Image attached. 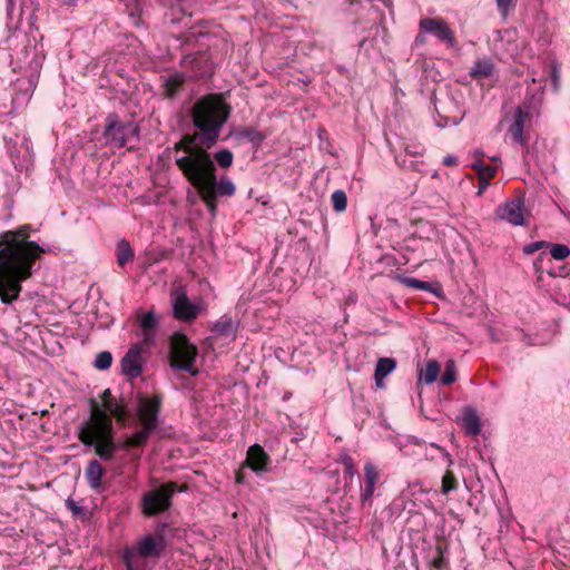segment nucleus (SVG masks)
Instances as JSON below:
<instances>
[{"mask_svg": "<svg viewBox=\"0 0 570 570\" xmlns=\"http://www.w3.org/2000/svg\"><path fill=\"white\" fill-rule=\"evenodd\" d=\"M30 232L26 224L0 234V299L6 305L19 298L22 282L32 276L35 264L47 252L30 240Z\"/></svg>", "mask_w": 570, "mask_h": 570, "instance_id": "1", "label": "nucleus"}, {"mask_svg": "<svg viewBox=\"0 0 570 570\" xmlns=\"http://www.w3.org/2000/svg\"><path fill=\"white\" fill-rule=\"evenodd\" d=\"M230 112L232 106L223 94H207L200 97L190 109L191 124L196 131L184 134L174 144L175 158L193 157L198 150L209 153L208 150L218 142Z\"/></svg>", "mask_w": 570, "mask_h": 570, "instance_id": "2", "label": "nucleus"}, {"mask_svg": "<svg viewBox=\"0 0 570 570\" xmlns=\"http://www.w3.org/2000/svg\"><path fill=\"white\" fill-rule=\"evenodd\" d=\"M89 419L82 422L78 428V440L87 448H94L95 454L105 462L119 460L125 461V455L117 456V452L122 450V441H117L116 431L112 424V417L120 425H125L129 411L127 403L121 397L106 402L105 409L95 400L90 399Z\"/></svg>", "mask_w": 570, "mask_h": 570, "instance_id": "3", "label": "nucleus"}, {"mask_svg": "<svg viewBox=\"0 0 570 570\" xmlns=\"http://www.w3.org/2000/svg\"><path fill=\"white\" fill-rule=\"evenodd\" d=\"M175 165L194 188H206L216 197H230L236 193L235 184L227 176L217 179L210 153L198 150L193 157L175 158Z\"/></svg>", "mask_w": 570, "mask_h": 570, "instance_id": "4", "label": "nucleus"}, {"mask_svg": "<svg viewBox=\"0 0 570 570\" xmlns=\"http://www.w3.org/2000/svg\"><path fill=\"white\" fill-rule=\"evenodd\" d=\"M161 404V394H154L151 397L142 394L138 396V417L141 428L131 435L122 436V450L127 452L129 461L135 464H138L141 458V451L136 449H144L151 434L158 430Z\"/></svg>", "mask_w": 570, "mask_h": 570, "instance_id": "5", "label": "nucleus"}, {"mask_svg": "<svg viewBox=\"0 0 570 570\" xmlns=\"http://www.w3.org/2000/svg\"><path fill=\"white\" fill-rule=\"evenodd\" d=\"M198 350L181 332H174L169 337V363L171 368L183 371L191 376L198 374L195 366Z\"/></svg>", "mask_w": 570, "mask_h": 570, "instance_id": "6", "label": "nucleus"}, {"mask_svg": "<svg viewBox=\"0 0 570 570\" xmlns=\"http://www.w3.org/2000/svg\"><path fill=\"white\" fill-rule=\"evenodd\" d=\"M102 137L106 146L122 148L131 139L136 142L140 140V127L135 121L124 122L118 114L110 112L105 120Z\"/></svg>", "mask_w": 570, "mask_h": 570, "instance_id": "7", "label": "nucleus"}, {"mask_svg": "<svg viewBox=\"0 0 570 570\" xmlns=\"http://www.w3.org/2000/svg\"><path fill=\"white\" fill-rule=\"evenodd\" d=\"M176 491L177 483L170 481L145 492L140 500L142 514L155 517L168 511Z\"/></svg>", "mask_w": 570, "mask_h": 570, "instance_id": "8", "label": "nucleus"}, {"mask_svg": "<svg viewBox=\"0 0 570 570\" xmlns=\"http://www.w3.org/2000/svg\"><path fill=\"white\" fill-rule=\"evenodd\" d=\"M165 550L163 546L146 534L136 542L135 547L124 550L122 562L127 570H141L140 566L137 563L138 558L158 559Z\"/></svg>", "mask_w": 570, "mask_h": 570, "instance_id": "9", "label": "nucleus"}, {"mask_svg": "<svg viewBox=\"0 0 570 570\" xmlns=\"http://www.w3.org/2000/svg\"><path fill=\"white\" fill-rule=\"evenodd\" d=\"M531 101H524L522 106L514 109L512 122L508 128V134L512 144L528 147V137L524 135L525 120L531 117Z\"/></svg>", "mask_w": 570, "mask_h": 570, "instance_id": "10", "label": "nucleus"}, {"mask_svg": "<svg viewBox=\"0 0 570 570\" xmlns=\"http://www.w3.org/2000/svg\"><path fill=\"white\" fill-rule=\"evenodd\" d=\"M419 28L420 31L433 35L451 48L456 43L453 31L442 18H423L420 20Z\"/></svg>", "mask_w": 570, "mask_h": 570, "instance_id": "11", "label": "nucleus"}, {"mask_svg": "<svg viewBox=\"0 0 570 570\" xmlns=\"http://www.w3.org/2000/svg\"><path fill=\"white\" fill-rule=\"evenodd\" d=\"M191 14L187 12V8L180 1L177 4L169 6L168 9L164 13V22L170 26L181 24L183 27L188 29L186 39L196 36L193 31L194 27L190 24Z\"/></svg>", "mask_w": 570, "mask_h": 570, "instance_id": "12", "label": "nucleus"}, {"mask_svg": "<svg viewBox=\"0 0 570 570\" xmlns=\"http://www.w3.org/2000/svg\"><path fill=\"white\" fill-rule=\"evenodd\" d=\"M523 208L524 198L519 197L500 205L495 213L500 219L507 220L514 226H522L524 224Z\"/></svg>", "mask_w": 570, "mask_h": 570, "instance_id": "13", "label": "nucleus"}, {"mask_svg": "<svg viewBox=\"0 0 570 570\" xmlns=\"http://www.w3.org/2000/svg\"><path fill=\"white\" fill-rule=\"evenodd\" d=\"M174 316L177 320L190 322L198 317L200 306L191 303L185 292L179 293L173 302Z\"/></svg>", "mask_w": 570, "mask_h": 570, "instance_id": "14", "label": "nucleus"}, {"mask_svg": "<svg viewBox=\"0 0 570 570\" xmlns=\"http://www.w3.org/2000/svg\"><path fill=\"white\" fill-rule=\"evenodd\" d=\"M121 372L129 379H137L142 373V360L140 350L136 347L129 348V351L121 358Z\"/></svg>", "mask_w": 570, "mask_h": 570, "instance_id": "15", "label": "nucleus"}, {"mask_svg": "<svg viewBox=\"0 0 570 570\" xmlns=\"http://www.w3.org/2000/svg\"><path fill=\"white\" fill-rule=\"evenodd\" d=\"M269 463L271 459L263 446L259 444L249 446L246 458V464L248 468H250L256 473H261L267 471Z\"/></svg>", "mask_w": 570, "mask_h": 570, "instance_id": "16", "label": "nucleus"}, {"mask_svg": "<svg viewBox=\"0 0 570 570\" xmlns=\"http://www.w3.org/2000/svg\"><path fill=\"white\" fill-rule=\"evenodd\" d=\"M364 478H365V487L362 490L361 497H360L362 504H365L366 502H371L373 494H374L375 484L379 481V471L373 463H371V462L365 463Z\"/></svg>", "mask_w": 570, "mask_h": 570, "instance_id": "17", "label": "nucleus"}, {"mask_svg": "<svg viewBox=\"0 0 570 570\" xmlns=\"http://www.w3.org/2000/svg\"><path fill=\"white\" fill-rule=\"evenodd\" d=\"M105 473L106 471L98 460H90L85 469V478L88 485L94 490L100 489Z\"/></svg>", "mask_w": 570, "mask_h": 570, "instance_id": "18", "label": "nucleus"}, {"mask_svg": "<svg viewBox=\"0 0 570 570\" xmlns=\"http://www.w3.org/2000/svg\"><path fill=\"white\" fill-rule=\"evenodd\" d=\"M461 426L468 435L474 436L481 433L482 423L475 409L470 406L464 409Z\"/></svg>", "mask_w": 570, "mask_h": 570, "instance_id": "19", "label": "nucleus"}, {"mask_svg": "<svg viewBox=\"0 0 570 570\" xmlns=\"http://www.w3.org/2000/svg\"><path fill=\"white\" fill-rule=\"evenodd\" d=\"M157 325L158 317L154 312L149 311L141 315L139 321V327L142 331V342L145 344L154 343Z\"/></svg>", "mask_w": 570, "mask_h": 570, "instance_id": "20", "label": "nucleus"}, {"mask_svg": "<svg viewBox=\"0 0 570 570\" xmlns=\"http://www.w3.org/2000/svg\"><path fill=\"white\" fill-rule=\"evenodd\" d=\"M185 79H186L185 75L181 72H175V73L169 75L164 80V85H163L165 97L174 98L183 88V86L185 83Z\"/></svg>", "mask_w": 570, "mask_h": 570, "instance_id": "21", "label": "nucleus"}, {"mask_svg": "<svg viewBox=\"0 0 570 570\" xmlns=\"http://www.w3.org/2000/svg\"><path fill=\"white\" fill-rule=\"evenodd\" d=\"M116 259L120 267H125L128 263H131L135 258V252L130 243L122 238L116 244Z\"/></svg>", "mask_w": 570, "mask_h": 570, "instance_id": "22", "label": "nucleus"}, {"mask_svg": "<svg viewBox=\"0 0 570 570\" xmlns=\"http://www.w3.org/2000/svg\"><path fill=\"white\" fill-rule=\"evenodd\" d=\"M396 366V362L394 358L390 357H382L377 361L375 372H374V379L376 382L377 387H382L383 384L381 383L384 377H386Z\"/></svg>", "mask_w": 570, "mask_h": 570, "instance_id": "23", "label": "nucleus"}, {"mask_svg": "<svg viewBox=\"0 0 570 570\" xmlns=\"http://www.w3.org/2000/svg\"><path fill=\"white\" fill-rule=\"evenodd\" d=\"M237 138H243L252 142L256 148L261 147L266 139V135L258 131L254 127H239L235 132Z\"/></svg>", "mask_w": 570, "mask_h": 570, "instance_id": "24", "label": "nucleus"}, {"mask_svg": "<svg viewBox=\"0 0 570 570\" xmlns=\"http://www.w3.org/2000/svg\"><path fill=\"white\" fill-rule=\"evenodd\" d=\"M237 326L233 318L228 315H223L213 326L212 331L220 336L235 335Z\"/></svg>", "mask_w": 570, "mask_h": 570, "instance_id": "25", "label": "nucleus"}, {"mask_svg": "<svg viewBox=\"0 0 570 570\" xmlns=\"http://www.w3.org/2000/svg\"><path fill=\"white\" fill-rule=\"evenodd\" d=\"M493 67V63L488 59L478 60L471 68L470 76L475 79L487 78L492 75Z\"/></svg>", "mask_w": 570, "mask_h": 570, "instance_id": "26", "label": "nucleus"}, {"mask_svg": "<svg viewBox=\"0 0 570 570\" xmlns=\"http://www.w3.org/2000/svg\"><path fill=\"white\" fill-rule=\"evenodd\" d=\"M397 279L401 284L419 289V291H425V292H433V285L429 282H424L414 277H407V276H397Z\"/></svg>", "mask_w": 570, "mask_h": 570, "instance_id": "27", "label": "nucleus"}, {"mask_svg": "<svg viewBox=\"0 0 570 570\" xmlns=\"http://www.w3.org/2000/svg\"><path fill=\"white\" fill-rule=\"evenodd\" d=\"M171 531L170 525L167 522H160L156 525L154 533L148 534L156 542H158L160 546H163L165 549L168 546L167 542V533Z\"/></svg>", "mask_w": 570, "mask_h": 570, "instance_id": "28", "label": "nucleus"}, {"mask_svg": "<svg viewBox=\"0 0 570 570\" xmlns=\"http://www.w3.org/2000/svg\"><path fill=\"white\" fill-rule=\"evenodd\" d=\"M214 164L218 165L222 168H229L233 165L234 155L229 149H220L212 156Z\"/></svg>", "mask_w": 570, "mask_h": 570, "instance_id": "29", "label": "nucleus"}, {"mask_svg": "<svg viewBox=\"0 0 570 570\" xmlns=\"http://www.w3.org/2000/svg\"><path fill=\"white\" fill-rule=\"evenodd\" d=\"M436 554L431 561V566L438 570H446L449 568V561L445 558L446 548L438 543L435 548Z\"/></svg>", "mask_w": 570, "mask_h": 570, "instance_id": "30", "label": "nucleus"}, {"mask_svg": "<svg viewBox=\"0 0 570 570\" xmlns=\"http://www.w3.org/2000/svg\"><path fill=\"white\" fill-rule=\"evenodd\" d=\"M439 373H440V364L435 360H430L426 363L424 374L421 379L424 381V383L431 384L434 381H436Z\"/></svg>", "mask_w": 570, "mask_h": 570, "instance_id": "31", "label": "nucleus"}, {"mask_svg": "<svg viewBox=\"0 0 570 570\" xmlns=\"http://www.w3.org/2000/svg\"><path fill=\"white\" fill-rule=\"evenodd\" d=\"M456 381V366L453 360L445 363L444 372L441 375V383L443 385H451Z\"/></svg>", "mask_w": 570, "mask_h": 570, "instance_id": "32", "label": "nucleus"}, {"mask_svg": "<svg viewBox=\"0 0 570 570\" xmlns=\"http://www.w3.org/2000/svg\"><path fill=\"white\" fill-rule=\"evenodd\" d=\"M458 480L451 470H446L442 478L441 493L449 494L451 491L456 490Z\"/></svg>", "mask_w": 570, "mask_h": 570, "instance_id": "33", "label": "nucleus"}, {"mask_svg": "<svg viewBox=\"0 0 570 570\" xmlns=\"http://www.w3.org/2000/svg\"><path fill=\"white\" fill-rule=\"evenodd\" d=\"M473 168L478 170L479 177L485 180H491L497 174V167L484 164L482 160L474 163Z\"/></svg>", "mask_w": 570, "mask_h": 570, "instance_id": "34", "label": "nucleus"}, {"mask_svg": "<svg viewBox=\"0 0 570 570\" xmlns=\"http://www.w3.org/2000/svg\"><path fill=\"white\" fill-rule=\"evenodd\" d=\"M195 189L199 193V195H200V197H202V199H203V202H204V204H205L206 208H207V209H208L213 215H215V214H216V210H217V198H218V197H216L214 194H212V193H210L208 189H206V188H205V189H202V188H195Z\"/></svg>", "mask_w": 570, "mask_h": 570, "instance_id": "35", "label": "nucleus"}, {"mask_svg": "<svg viewBox=\"0 0 570 570\" xmlns=\"http://www.w3.org/2000/svg\"><path fill=\"white\" fill-rule=\"evenodd\" d=\"M331 199H332L333 208L335 212L342 213L346 209L347 196L344 190H342V189L335 190L332 194Z\"/></svg>", "mask_w": 570, "mask_h": 570, "instance_id": "36", "label": "nucleus"}, {"mask_svg": "<svg viewBox=\"0 0 570 570\" xmlns=\"http://www.w3.org/2000/svg\"><path fill=\"white\" fill-rule=\"evenodd\" d=\"M111 364H112V355L110 352L102 351L96 355L94 366L97 370H100V371L108 370L111 366Z\"/></svg>", "mask_w": 570, "mask_h": 570, "instance_id": "37", "label": "nucleus"}, {"mask_svg": "<svg viewBox=\"0 0 570 570\" xmlns=\"http://www.w3.org/2000/svg\"><path fill=\"white\" fill-rule=\"evenodd\" d=\"M550 255L552 258H554L557 261H562L570 255V249L567 245L556 244L552 246V248L550 250Z\"/></svg>", "mask_w": 570, "mask_h": 570, "instance_id": "38", "label": "nucleus"}, {"mask_svg": "<svg viewBox=\"0 0 570 570\" xmlns=\"http://www.w3.org/2000/svg\"><path fill=\"white\" fill-rule=\"evenodd\" d=\"M515 3L517 0H497V8L499 13L505 18L509 13V10L513 8Z\"/></svg>", "mask_w": 570, "mask_h": 570, "instance_id": "39", "label": "nucleus"}, {"mask_svg": "<svg viewBox=\"0 0 570 570\" xmlns=\"http://www.w3.org/2000/svg\"><path fill=\"white\" fill-rule=\"evenodd\" d=\"M548 245L549 244L544 240H537L525 245L522 250L525 255H531L540 249L546 248Z\"/></svg>", "mask_w": 570, "mask_h": 570, "instance_id": "40", "label": "nucleus"}, {"mask_svg": "<svg viewBox=\"0 0 570 570\" xmlns=\"http://www.w3.org/2000/svg\"><path fill=\"white\" fill-rule=\"evenodd\" d=\"M341 463L344 465V471L350 476L355 474L354 461L348 454H344L341 456Z\"/></svg>", "mask_w": 570, "mask_h": 570, "instance_id": "41", "label": "nucleus"}, {"mask_svg": "<svg viewBox=\"0 0 570 570\" xmlns=\"http://www.w3.org/2000/svg\"><path fill=\"white\" fill-rule=\"evenodd\" d=\"M66 507L68 508V510L71 511L73 515H79L83 513V508L78 505V503L72 499L66 500Z\"/></svg>", "mask_w": 570, "mask_h": 570, "instance_id": "42", "label": "nucleus"}, {"mask_svg": "<svg viewBox=\"0 0 570 570\" xmlns=\"http://www.w3.org/2000/svg\"><path fill=\"white\" fill-rule=\"evenodd\" d=\"M550 77L553 82L554 89H558L559 86V68L557 62L551 63Z\"/></svg>", "mask_w": 570, "mask_h": 570, "instance_id": "43", "label": "nucleus"}, {"mask_svg": "<svg viewBox=\"0 0 570 570\" xmlns=\"http://www.w3.org/2000/svg\"><path fill=\"white\" fill-rule=\"evenodd\" d=\"M550 276L553 277H566L569 275V271L566 266H559L558 268H551L548 271Z\"/></svg>", "mask_w": 570, "mask_h": 570, "instance_id": "44", "label": "nucleus"}, {"mask_svg": "<svg viewBox=\"0 0 570 570\" xmlns=\"http://www.w3.org/2000/svg\"><path fill=\"white\" fill-rule=\"evenodd\" d=\"M544 259L549 261L550 258H549L548 254L543 252L538 256L537 261L533 264L537 273H540V274L542 273L541 263H543Z\"/></svg>", "mask_w": 570, "mask_h": 570, "instance_id": "45", "label": "nucleus"}, {"mask_svg": "<svg viewBox=\"0 0 570 570\" xmlns=\"http://www.w3.org/2000/svg\"><path fill=\"white\" fill-rule=\"evenodd\" d=\"M101 400H102V405L106 404V402H109L111 401L115 396L112 395L110 389H106L101 395H100Z\"/></svg>", "mask_w": 570, "mask_h": 570, "instance_id": "46", "label": "nucleus"}, {"mask_svg": "<svg viewBox=\"0 0 570 570\" xmlns=\"http://www.w3.org/2000/svg\"><path fill=\"white\" fill-rule=\"evenodd\" d=\"M443 164L445 166H455L458 164V158L453 155H446L444 158H443Z\"/></svg>", "mask_w": 570, "mask_h": 570, "instance_id": "47", "label": "nucleus"}, {"mask_svg": "<svg viewBox=\"0 0 570 570\" xmlns=\"http://www.w3.org/2000/svg\"><path fill=\"white\" fill-rule=\"evenodd\" d=\"M490 180H485L481 177H479V188H478V195H481L489 186Z\"/></svg>", "mask_w": 570, "mask_h": 570, "instance_id": "48", "label": "nucleus"}, {"mask_svg": "<svg viewBox=\"0 0 570 570\" xmlns=\"http://www.w3.org/2000/svg\"><path fill=\"white\" fill-rule=\"evenodd\" d=\"M424 33H425V32L420 31V32L416 35L415 40H414V42H415V45H416V46H422V45H424V43L426 42V38H425V35H424Z\"/></svg>", "mask_w": 570, "mask_h": 570, "instance_id": "49", "label": "nucleus"}, {"mask_svg": "<svg viewBox=\"0 0 570 570\" xmlns=\"http://www.w3.org/2000/svg\"><path fill=\"white\" fill-rule=\"evenodd\" d=\"M236 482L237 483H244L245 482V475H244L243 471H238L236 473Z\"/></svg>", "mask_w": 570, "mask_h": 570, "instance_id": "50", "label": "nucleus"}, {"mask_svg": "<svg viewBox=\"0 0 570 570\" xmlns=\"http://www.w3.org/2000/svg\"><path fill=\"white\" fill-rule=\"evenodd\" d=\"M446 456H448V459H449V465L453 464V460L451 459V456H450V454H449V453H446Z\"/></svg>", "mask_w": 570, "mask_h": 570, "instance_id": "51", "label": "nucleus"}, {"mask_svg": "<svg viewBox=\"0 0 570 570\" xmlns=\"http://www.w3.org/2000/svg\"><path fill=\"white\" fill-rule=\"evenodd\" d=\"M48 413H49V412H48V410H42V411H41V415H42V416H43V415H47Z\"/></svg>", "mask_w": 570, "mask_h": 570, "instance_id": "52", "label": "nucleus"}, {"mask_svg": "<svg viewBox=\"0 0 570 570\" xmlns=\"http://www.w3.org/2000/svg\"><path fill=\"white\" fill-rule=\"evenodd\" d=\"M13 4L12 0H8V7H11Z\"/></svg>", "mask_w": 570, "mask_h": 570, "instance_id": "53", "label": "nucleus"}]
</instances>
